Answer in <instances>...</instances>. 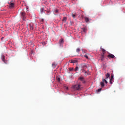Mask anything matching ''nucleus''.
Returning a JSON list of instances; mask_svg holds the SVG:
<instances>
[{
    "label": "nucleus",
    "mask_w": 125,
    "mask_h": 125,
    "mask_svg": "<svg viewBox=\"0 0 125 125\" xmlns=\"http://www.w3.org/2000/svg\"><path fill=\"white\" fill-rule=\"evenodd\" d=\"M72 87L74 90H81V89H82V85L80 84H77L73 85Z\"/></svg>",
    "instance_id": "f257e3e1"
},
{
    "label": "nucleus",
    "mask_w": 125,
    "mask_h": 125,
    "mask_svg": "<svg viewBox=\"0 0 125 125\" xmlns=\"http://www.w3.org/2000/svg\"><path fill=\"white\" fill-rule=\"evenodd\" d=\"M14 0H12L10 2H9V8H13L14 7Z\"/></svg>",
    "instance_id": "f03ea898"
},
{
    "label": "nucleus",
    "mask_w": 125,
    "mask_h": 125,
    "mask_svg": "<svg viewBox=\"0 0 125 125\" xmlns=\"http://www.w3.org/2000/svg\"><path fill=\"white\" fill-rule=\"evenodd\" d=\"M82 68H89V67H91V65L85 63H83L82 64Z\"/></svg>",
    "instance_id": "7ed1b4c3"
},
{
    "label": "nucleus",
    "mask_w": 125,
    "mask_h": 125,
    "mask_svg": "<svg viewBox=\"0 0 125 125\" xmlns=\"http://www.w3.org/2000/svg\"><path fill=\"white\" fill-rule=\"evenodd\" d=\"M100 59H101V62H103V61H104V60L105 59V57H104V54H102L101 55Z\"/></svg>",
    "instance_id": "20e7f679"
},
{
    "label": "nucleus",
    "mask_w": 125,
    "mask_h": 125,
    "mask_svg": "<svg viewBox=\"0 0 125 125\" xmlns=\"http://www.w3.org/2000/svg\"><path fill=\"white\" fill-rule=\"evenodd\" d=\"M107 57L109 59H111V58H115V55L112 54H109L107 55Z\"/></svg>",
    "instance_id": "39448f33"
},
{
    "label": "nucleus",
    "mask_w": 125,
    "mask_h": 125,
    "mask_svg": "<svg viewBox=\"0 0 125 125\" xmlns=\"http://www.w3.org/2000/svg\"><path fill=\"white\" fill-rule=\"evenodd\" d=\"M1 60L2 61H3L4 62V63H5V64H7V62H6V61L5 60V57L4 56H2L1 57Z\"/></svg>",
    "instance_id": "423d86ee"
},
{
    "label": "nucleus",
    "mask_w": 125,
    "mask_h": 125,
    "mask_svg": "<svg viewBox=\"0 0 125 125\" xmlns=\"http://www.w3.org/2000/svg\"><path fill=\"white\" fill-rule=\"evenodd\" d=\"M21 15L22 17H23V20H24L25 18H26V17H25L26 14L25 13V12H21Z\"/></svg>",
    "instance_id": "0eeeda50"
},
{
    "label": "nucleus",
    "mask_w": 125,
    "mask_h": 125,
    "mask_svg": "<svg viewBox=\"0 0 125 125\" xmlns=\"http://www.w3.org/2000/svg\"><path fill=\"white\" fill-rule=\"evenodd\" d=\"M84 19L86 23H88V22L89 21V19H88V18L87 17H84Z\"/></svg>",
    "instance_id": "6e6552de"
},
{
    "label": "nucleus",
    "mask_w": 125,
    "mask_h": 125,
    "mask_svg": "<svg viewBox=\"0 0 125 125\" xmlns=\"http://www.w3.org/2000/svg\"><path fill=\"white\" fill-rule=\"evenodd\" d=\"M79 80L80 81L82 82L83 83H85V82L84 81V78H83V77H80Z\"/></svg>",
    "instance_id": "1a4fd4ad"
},
{
    "label": "nucleus",
    "mask_w": 125,
    "mask_h": 125,
    "mask_svg": "<svg viewBox=\"0 0 125 125\" xmlns=\"http://www.w3.org/2000/svg\"><path fill=\"white\" fill-rule=\"evenodd\" d=\"M82 30L83 32L84 33H86V31H87V28H86V27H85L84 28H82Z\"/></svg>",
    "instance_id": "9d476101"
},
{
    "label": "nucleus",
    "mask_w": 125,
    "mask_h": 125,
    "mask_svg": "<svg viewBox=\"0 0 125 125\" xmlns=\"http://www.w3.org/2000/svg\"><path fill=\"white\" fill-rule=\"evenodd\" d=\"M113 80H114V76L111 75V78H110V80L109 82L110 83H111V84L113 83V82H112V81Z\"/></svg>",
    "instance_id": "9b49d317"
},
{
    "label": "nucleus",
    "mask_w": 125,
    "mask_h": 125,
    "mask_svg": "<svg viewBox=\"0 0 125 125\" xmlns=\"http://www.w3.org/2000/svg\"><path fill=\"white\" fill-rule=\"evenodd\" d=\"M64 42V40H63V39H61L60 41H59V43L60 44H62V43H63Z\"/></svg>",
    "instance_id": "f8f14e48"
},
{
    "label": "nucleus",
    "mask_w": 125,
    "mask_h": 125,
    "mask_svg": "<svg viewBox=\"0 0 125 125\" xmlns=\"http://www.w3.org/2000/svg\"><path fill=\"white\" fill-rule=\"evenodd\" d=\"M100 84L101 85V87H104L105 84H104V82L102 81V82L100 83Z\"/></svg>",
    "instance_id": "ddd939ff"
},
{
    "label": "nucleus",
    "mask_w": 125,
    "mask_h": 125,
    "mask_svg": "<svg viewBox=\"0 0 125 125\" xmlns=\"http://www.w3.org/2000/svg\"><path fill=\"white\" fill-rule=\"evenodd\" d=\"M102 50V52L103 53L102 54H104V55H105V53H106V50L103 49V48H101Z\"/></svg>",
    "instance_id": "4468645a"
},
{
    "label": "nucleus",
    "mask_w": 125,
    "mask_h": 125,
    "mask_svg": "<svg viewBox=\"0 0 125 125\" xmlns=\"http://www.w3.org/2000/svg\"><path fill=\"white\" fill-rule=\"evenodd\" d=\"M77 60H71L70 61V63H77Z\"/></svg>",
    "instance_id": "2eb2a0df"
},
{
    "label": "nucleus",
    "mask_w": 125,
    "mask_h": 125,
    "mask_svg": "<svg viewBox=\"0 0 125 125\" xmlns=\"http://www.w3.org/2000/svg\"><path fill=\"white\" fill-rule=\"evenodd\" d=\"M62 22H66L67 21V18L63 17L62 20Z\"/></svg>",
    "instance_id": "dca6fc26"
},
{
    "label": "nucleus",
    "mask_w": 125,
    "mask_h": 125,
    "mask_svg": "<svg viewBox=\"0 0 125 125\" xmlns=\"http://www.w3.org/2000/svg\"><path fill=\"white\" fill-rule=\"evenodd\" d=\"M105 76H106V78L105 79H106V80H107V79H108V78L110 77V74L107 73L106 74Z\"/></svg>",
    "instance_id": "f3484780"
},
{
    "label": "nucleus",
    "mask_w": 125,
    "mask_h": 125,
    "mask_svg": "<svg viewBox=\"0 0 125 125\" xmlns=\"http://www.w3.org/2000/svg\"><path fill=\"white\" fill-rule=\"evenodd\" d=\"M52 66L54 68H55V67H56V66H57V64L55 63H53Z\"/></svg>",
    "instance_id": "a211bd4d"
},
{
    "label": "nucleus",
    "mask_w": 125,
    "mask_h": 125,
    "mask_svg": "<svg viewBox=\"0 0 125 125\" xmlns=\"http://www.w3.org/2000/svg\"><path fill=\"white\" fill-rule=\"evenodd\" d=\"M102 81H103L104 83H108V82H107V81L106 80V79H104V78H103Z\"/></svg>",
    "instance_id": "6ab92c4d"
},
{
    "label": "nucleus",
    "mask_w": 125,
    "mask_h": 125,
    "mask_svg": "<svg viewBox=\"0 0 125 125\" xmlns=\"http://www.w3.org/2000/svg\"><path fill=\"white\" fill-rule=\"evenodd\" d=\"M80 51H81V49L79 48H77L76 49V52H78V53H80Z\"/></svg>",
    "instance_id": "aec40b11"
},
{
    "label": "nucleus",
    "mask_w": 125,
    "mask_h": 125,
    "mask_svg": "<svg viewBox=\"0 0 125 125\" xmlns=\"http://www.w3.org/2000/svg\"><path fill=\"white\" fill-rule=\"evenodd\" d=\"M57 82H58V83H60V82L61 81L60 78H59V77H57Z\"/></svg>",
    "instance_id": "412c9836"
},
{
    "label": "nucleus",
    "mask_w": 125,
    "mask_h": 125,
    "mask_svg": "<svg viewBox=\"0 0 125 125\" xmlns=\"http://www.w3.org/2000/svg\"><path fill=\"white\" fill-rule=\"evenodd\" d=\"M69 71H75V69H74V67L70 68Z\"/></svg>",
    "instance_id": "4be33fe9"
},
{
    "label": "nucleus",
    "mask_w": 125,
    "mask_h": 125,
    "mask_svg": "<svg viewBox=\"0 0 125 125\" xmlns=\"http://www.w3.org/2000/svg\"><path fill=\"white\" fill-rule=\"evenodd\" d=\"M78 70H79V67L76 66V67H75V69H74V71H78Z\"/></svg>",
    "instance_id": "5701e85b"
},
{
    "label": "nucleus",
    "mask_w": 125,
    "mask_h": 125,
    "mask_svg": "<svg viewBox=\"0 0 125 125\" xmlns=\"http://www.w3.org/2000/svg\"><path fill=\"white\" fill-rule=\"evenodd\" d=\"M59 12V10H58V9H56L55 11V13H58Z\"/></svg>",
    "instance_id": "b1692460"
},
{
    "label": "nucleus",
    "mask_w": 125,
    "mask_h": 125,
    "mask_svg": "<svg viewBox=\"0 0 125 125\" xmlns=\"http://www.w3.org/2000/svg\"><path fill=\"white\" fill-rule=\"evenodd\" d=\"M72 17L73 18H76V15H75V14H72Z\"/></svg>",
    "instance_id": "393cba45"
},
{
    "label": "nucleus",
    "mask_w": 125,
    "mask_h": 125,
    "mask_svg": "<svg viewBox=\"0 0 125 125\" xmlns=\"http://www.w3.org/2000/svg\"><path fill=\"white\" fill-rule=\"evenodd\" d=\"M84 56L85 58H86V59H88V57L87 56V55H85Z\"/></svg>",
    "instance_id": "a878e982"
},
{
    "label": "nucleus",
    "mask_w": 125,
    "mask_h": 125,
    "mask_svg": "<svg viewBox=\"0 0 125 125\" xmlns=\"http://www.w3.org/2000/svg\"><path fill=\"white\" fill-rule=\"evenodd\" d=\"M30 29H31V30H33V26L30 25Z\"/></svg>",
    "instance_id": "bb28decb"
},
{
    "label": "nucleus",
    "mask_w": 125,
    "mask_h": 125,
    "mask_svg": "<svg viewBox=\"0 0 125 125\" xmlns=\"http://www.w3.org/2000/svg\"><path fill=\"white\" fill-rule=\"evenodd\" d=\"M101 90H102L101 88L98 89V92H99V91H101Z\"/></svg>",
    "instance_id": "cd10ccee"
},
{
    "label": "nucleus",
    "mask_w": 125,
    "mask_h": 125,
    "mask_svg": "<svg viewBox=\"0 0 125 125\" xmlns=\"http://www.w3.org/2000/svg\"><path fill=\"white\" fill-rule=\"evenodd\" d=\"M41 12H42V11H43V8H42L41 9Z\"/></svg>",
    "instance_id": "c85d7f7f"
},
{
    "label": "nucleus",
    "mask_w": 125,
    "mask_h": 125,
    "mask_svg": "<svg viewBox=\"0 0 125 125\" xmlns=\"http://www.w3.org/2000/svg\"><path fill=\"white\" fill-rule=\"evenodd\" d=\"M85 74H87V75H88V73H87V71L85 72Z\"/></svg>",
    "instance_id": "c756f323"
},
{
    "label": "nucleus",
    "mask_w": 125,
    "mask_h": 125,
    "mask_svg": "<svg viewBox=\"0 0 125 125\" xmlns=\"http://www.w3.org/2000/svg\"><path fill=\"white\" fill-rule=\"evenodd\" d=\"M111 82L113 83V81L112 80V81H111Z\"/></svg>",
    "instance_id": "7c9ffc66"
},
{
    "label": "nucleus",
    "mask_w": 125,
    "mask_h": 125,
    "mask_svg": "<svg viewBox=\"0 0 125 125\" xmlns=\"http://www.w3.org/2000/svg\"><path fill=\"white\" fill-rule=\"evenodd\" d=\"M66 89H68V87L66 88Z\"/></svg>",
    "instance_id": "2f4dec72"
}]
</instances>
